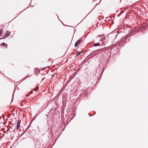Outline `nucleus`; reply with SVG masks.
<instances>
[{
	"instance_id": "f257e3e1",
	"label": "nucleus",
	"mask_w": 148,
	"mask_h": 148,
	"mask_svg": "<svg viewBox=\"0 0 148 148\" xmlns=\"http://www.w3.org/2000/svg\"><path fill=\"white\" fill-rule=\"evenodd\" d=\"M10 35V32L8 31H6V34L4 36H3V38H5L9 36Z\"/></svg>"
},
{
	"instance_id": "f03ea898",
	"label": "nucleus",
	"mask_w": 148,
	"mask_h": 148,
	"mask_svg": "<svg viewBox=\"0 0 148 148\" xmlns=\"http://www.w3.org/2000/svg\"><path fill=\"white\" fill-rule=\"evenodd\" d=\"M82 41V40L81 39H79L77 40L75 44V47H77L78 46V45Z\"/></svg>"
},
{
	"instance_id": "7ed1b4c3",
	"label": "nucleus",
	"mask_w": 148,
	"mask_h": 148,
	"mask_svg": "<svg viewBox=\"0 0 148 148\" xmlns=\"http://www.w3.org/2000/svg\"><path fill=\"white\" fill-rule=\"evenodd\" d=\"M102 36V35H99L98 36V37L96 38V41H100V38H101V37Z\"/></svg>"
},
{
	"instance_id": "20e7f679",
	"label": "nucleus",
	"mask_w": 148,
	"mask_h": 148,
	"mask_svg": "<svg viewBox=\"0 0 148 148\" xmlns=\"http://www.w3.org/2000/svg\"><path fill=\"white\" fill-rule=\"evenodd\" d=\"M20 121H18L17 122V124L16 126V130H18L20 127Z\"/></svg>"
},
{
	"instance_id": "39448f33",
	"label": "nucleus",
	"mask_w": 148,
	"mask_h": 148,
	"mask_svg": "<svg viewBox=\"0 0 148 148\" xmlns=\"http://www.w3.org/2000/svg\"><path fill=\"white\" fill-rule=\"evenodd\" d=\"M105 39V37H103V36L101 38H100V41H103Z\"/></svg>"
},
{
	"instance_id": "423d86ee",
	"label": "nucleus",
	"mask_w": 148,
	"mask_h": 148,
	"mask_svg": "<svg viewBox=\"0 0 148 148\" xmlns=\"http://www.w3.org/2000/svg\"><path fill=\"white\" fill-rule=\"evenodd\" d=\"M100 44L99 43H95L93 45V46L94 47H96L97 46H100Z\"/></svg>"
},
{
	"instance_id": "0eeeda50",
	"label": "nucleus",
	"mask_w": 148,
	"mask_h": 148,
	"mask_svg": "<svg viewBox=\"0 0 148 148\" xmlns=\"http://www.w3.org/2000/svg\"><path fill=\"white\" fill-rule=\"evenodd\" d=\"M1 45L3 46H5L6 45V44L5 43L3 42L1 44Z\"/></svg>"
},
{
	"instance_id": "6e6552de",
	"label": "nucleus",
	"mask_w": 148,
	"mask_h": 148,
	"mask_svg": "<svg viewBox=\"0 0 148 148\" xmlns=\"http://www.w3.org/2000/svg\"><path fill=\"white\" fill-rule=\"evenodd\" d=\"M38 87L37 86L36 88H34V90L35 91H37V89H38Z\"/></svg>"
},
{
	"instance_id": "1a4fd4ad",
	"label": "nucleus",
	"mask_w": 148,
	"mask_h": 148,
	"mask_svg": "<svg viewBox=\"0 0 148 148\" xmlns=\"http://www.w3.org/2000/svg\"><path fill=\"white\" fill-rule=\"evenodd\" d=\"M3 32V30L2 29H0V34H1Z\"/></svg>"
},
{
	"instance_id": "9d476101",
	"label": "nucleus",
	"mask_w": 148,
	"mask_h": 148,
	"mask_svg": "<svg viewBox=\"0 0 148 148\" xmlns=\"http://www.w3.org/2000/svg\"><path fill=\"white\" fill-rule=\"evenodd\" d=\"M80 52H79L77 54L76 56H78V55L80 53Z\"/></svg>"
},
{
	"instance_id": "9b49d317",
	"label": "nucleus",
	"mask_w": 148,
	"mask_h": 148,
	"mask_svg": "<svg viewBox=\"0 0 148 148\" xmlns=\"http://www.w3.org/2000/svg\"><path fill=\"white\" fill-rule=\"evenodd\" d=\"M29 95H27V97H28V96H29Z\"/></svg>"
},
{
	"instance_id": "f8f14e48",
	"label": "nucleus",
	"mask_w": 148,
	"mask_h": 148,
	"mask_svg": "<svg viewBox=\"0 0 148 148\" xmlns=\"http://www.w3.org/2000/svg\"><path fill=\"white\" fill-rule=\"evenodd\" d=\"M38 127V129H39V127H38H38Z\"/></svg>"
},
{
	"instance_id": "ddd939ff",
	"label": "nucleus",
	"mask_w": 148,
	"mask_h": 148,
	"mask_svg": "<svg viewBox=\"0 0 148 148\" xmlns=\"http://www.w3.org/2000/svg\"><path fill=\"white\" fill-rule=\"evenodd\" d=\"M1 39H2V38H0V40H1Z\"/></svg>"
},
{
	"instance_id": "4468645a",
	"label": "nucleus",
	"mask_w": 148,
	"mask_h": 148,
	"mask_svg": "<svg viewBox=\"0 0 148 148\" xmlns=\"http://www.w3.org/2000/svg\"><path fill=\"white\" fill-rule=\"evenodd\" d=\"M1 39H2V38H0V40H1Z\"/></svg>"
},
{
	"instance_id": "2eb2a0df",
	"label": "nucleus",
	"mask_w": 148,
	"mask_h": 148,
	"mask_svg": "<svg viewBox=\"0 0 148 148\" xmlns=\"http://www.w3.org/2000/svg\"><path fill=\"white\" fill-rule=\"evenodd\" d=\"M1 39H2V38H0V40H1Z\"/></svg>"
}]
</instances>
